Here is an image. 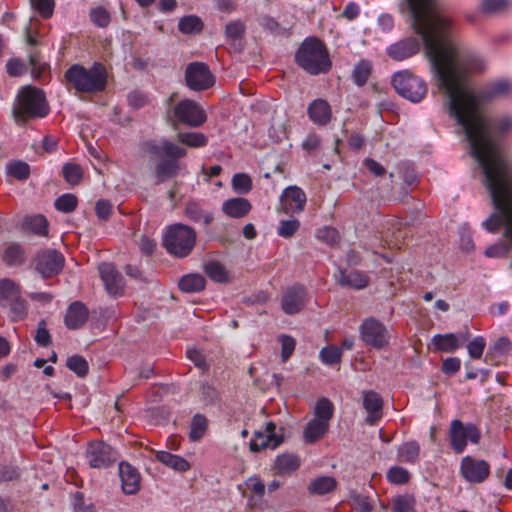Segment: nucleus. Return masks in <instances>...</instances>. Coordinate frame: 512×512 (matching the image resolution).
Wrapping results in <instances>:
<instances>
[{"instance_id": "obj_52", "label": "nucleus", "mask_w": 512, "mask_h": 512, "mask_svg": "<svg viewBox=\"0 0 512 512\" xmlns=\"http://www.w3.org/2000/svg\"><path fill=\"white\" fill-rule=\"evenodd\" d=\"M509 0H483L482 10L485 13H500L509 7Z\"/></svg>"}, {"instance_id": "obj_21", "label": "nucleus", "mask_w": 512, "mask_h": 512, "mask_svg": "<svg viewBox=\"0 0 512 512\" xmlns=\"http://www.w3.org/2000/svg\"><path fill=\"white\" fill-rule=\"evenodd\" d=\"M419 51V43L414 38L404 39L390 46L388 54L397 61L413 56Z\"/></svg>"}, {"instance_id": "obj_63", "label": "nucleus", "mask_w": 512, "mask_h": 512, "mask_svg": "<svg viewBox=\"0 0 512 512\" xmlns=\"http://www.w3.org/2000/svg\"><path fill=\"white\" fill-rule=\"evenodd\" d=\"M187 357L195 364V366L204 371L208 370V364L206 362L205 355L197 349H189L187 351Z\"/></svg>"}, {"instance_id": "obj_46", "label": "nucleus", "mask_w": 512, "mask_h": 512, "mask_svg": "<svg viewBox=\"0 0 512 512\" xmlns=\"http://www.w3.org/2000/svg\"><path fill=\"white\" fill-rule=\"evenodd\" d=\"M8 172L17 180H26L30 175V167L26 162L14 161L8 165Z\"/></svg>"}, {"instance_id": "obj_27", "label": "nucleus", "mask_w": 512, "mask_h": 512, "mask_svg": "<svg viewBox=\"0 0 512 512\" xmlns=\"http://www.w3.org/2000/svg\"><path fill=\"white\" fill-rule=\"evenodd\" d=\"M20 295L21 288L18 284L8 278L0 280V306L7 308Z\"/></svg>"}, {"instance_id": "obj_33", "label": "nucleus", "mask_w": 512, "mask_h": 512, "mask_svg": "<svg viewBox=\"0 0 512 512\" xmlns=\"http://www.w3.org/2000/svg\"><path fill=\"white\" fill-rule=\"evenodd\" d=\"M337 486V482L333 477L322 476L314 479L308 486L311 494L324 495L333 491Z\"/></svg>"}, {"instance_id": "obj_62", "label": "nucleus", "mask_w": 512, "mask_h": 512, "mask_svg": "<svg viewBox=\"0 0 512 512\" xmlns=\"http://www.w3.org/2000/svg\"><path fill=\"white\" fill-rule=\"evenodd\" d=\"M7 308H10L14 320L23 319L27 314L25 301L22 299L21 295L18 299L12 301Z\"/></svg>"}, {"instance_id": "obj_47", "label": "nucleus", "mask_w": 512, "mask_h": 512, "mask_svg": "<svg viewBox=\"0 0 512 512\" xmlns=\"http://www.w3.org/2000/svg\"><path fill=\"white\" fill-rule=\"evenodd\" d=\"M415 499L410 495L398 496L393 500L394 512H415Z\"/></svg>"}, {"instance_id": "obj_32", "label": "nucleus", "mask_w": 512, "mask_h": 512, "mask_svg": "<svg viewBox=\"0 0 512 512\" xmlns=\"http://www.w3.org/2000/svg\"><path fill=\"white\" fill-rule=\"evenodd\" d=\"M432 342L435 348L442 352H453L460 346L458 336L453 333L435 335Z\"/></svg>"}, {"instance_id": "obj_8", "label": "nucleus", "mask_w": 512, "mask_h": 512, "mask_svg": "<svg viewBox=\"0 0 512 512\" xmlns=\"http://www.w3.org/2000/svg\"><path fill=\"white\" fill-rule=\"evenodd\" d=\"M173 120L171 124L176 127V122L196 128L203 125L207 115L203 108L195 101L184 99L178 102L173 108Z\"/></svg>"}, {"instance_id": "obj_41", "label": "nucleus", "mask_w": 512, "mask_h": 512, "mask_svg": "<svg viewBox=\"0 0 512 512\" xmlns=\"http://www.w3.org/2000/svg\"><path fill=\"white\" fill-rule=\"evenodd\" d=\"M65 180L70 185H77L80 183L83 177L82 168L75 163H66L62 169Z\"/></svg>"}, {"instance_id": "obj_58", "label": "nucleus", "mask_w": 512, "mask_h": 512, "mask_svg": "<svg viewBox=\"0 0 512 512\" xmlns=\"http://www.w3.org/2000/svg\"><path fill=\"white\" fill-rule=\"evenodd\" d=\"M226 36L231 40L242 38L245 33V25L241 21H234L226 25Z\"/></svg>"}, {"instance_id": "obj_15", "label": "nucleus", "mask_w": 512, "mask_h": 512, "mask_svg": "<svg viewBox=\"0 0 512 512\" xmlns=\"http://www.w3.org/2000/svg\"><path fill=\"white\" fill-rule=\"evenodd\" d=\"M461 471L468 481L480 483L488 477L490 468L486 461L475 460L467 456L462 460Z\"/></svg>"}, {"instance_id": "obj_39", "label": "nucleus", "mask_w": 512, "mask_h": 512, "mask_svg": "<svg viewBox=\"0 0 512 512\" xmlns=\"http://www.w3.org/2000/svg\"><path fill=\"white\" fill-rule=\"evenodd\" d=\"M372 71V66L369 61L362 60L354 68L352 72V79L357 86H363L369 79Z\"/></svg>"}, {"instance_id": "obj_42", "label": "nucleus", "mask_w": 512, "mask_h": 512, "mask_svg": "<svg viewBox=\"0 0 512 512\" xmlns=\"http://www.w3.org/2000/svg\"><path fill=\"white\" fill-rule=\"evenodd\" d=\"M420 447L415 441L404 443L399 448V459L406 462H415L419 456Z\"/></svg>"}, {"instance_id": "obj_36", "label": "nucleus", "mask_w": 512, "mask_h": 512, "mask_svg": "<svg viewBox=\"0 0 512 512\" xmlns=\"http://www.w3.org/2000/svg\"><path fill=\"white\" fill-rule=\"evenodd\" d=\"M185 215L194 222L203 220L205 226H208L213 221V216L210 213H205L202 208L195 202L187 203L184 211Z\"/></svg>"}, {"instance_id": "obj_43", "label": "nucleus", "mask_w": 512, "mask_h": 512, "mask_svg": "<svg viewBox=\"0 0 512 512\" xmlns=\"http://www.w3.org/2000/svg\"><path fill=\"white\" fill-rule=\"evenodd\" d=\"M67 367L79 377H85L88 374V362L79 355H73L67 359Z\"/></svg>"}, {"instance_id": "obj_54", "label": "nucleus", "mask_w": 512, "mask_h": 512, "mask_svg": "<svg viewBox=\"0 0 512 512\" xmlns=\"http://www.w3.org/2000/svg\"><path fill=\"white\" fill-rule=\"evenodd\" d=\"M6 70L9 76L18 77L26 72V65L20 58H12L6 64Z\"/></svg>"}, {"instance_id": "obj_37", "label": "nucleus", "mask_w": 512, "mask_h": 512, "mask_svg": "<svg viewBox=\"0 0 512 512\" xmlns=\"http://www.w3.org/2000/svg\"><path fill=\"white\" fill-rule=\"evenodd\" d=\"M178 27L184 34H194L202 31L203 22L199 17L189 15L180 19Z\"/></svg>"}, {"instance_id": "obj_12", "label": "nucleus", "mask_w": 512, "mask_h": 512, "mask_svg": "<svg viewBox=\"0 0 512 512\" xmlns=\"http://www.w3.org/2000/svg\"><path fill=\"white\" fill-rule=\"evenodd\" d=\"M362 340L376 349H382L388 345V332L385 326L374 318L366 319L361 327Z\"/></svg>"}, {"instance_id": "obj_55", "label": "nucleus", "mask_w": 512, "mask_h": 512, "mask_svg": "<svg viewBox=\"0 0 512 512\" xmlns=\"http://www.w3.org/2000/svg\"><path fill=\"white\" fill-rule=\"evenodd\" d=\"M387 478L395 484H404L409 480V473L402 467H392L387 473Z\"/></svg>"}, {"instance_id": "obj_6", "label": "nucleus", "mask_w": 512, "mask_h": 512, "mask_svg": "<svg viewBox=\"0 0 512 512\" xmlns=\"http://www.w3.org/2000/svg\"><path fill=\"white\" fill-rule=\"evenodd\" d=\"M196 231L185 224L175 223L167 227L163 236V246L176 257H186L196 243Z\"/></svg>"}, {"instance_id": "obj_61", "label": "nucleus", "mask_w": 512, "mask_h": 512, "mask_svg": "<svg viewBox=\"0 0 512 512\" xmlns=\"http://www.w3.org/2000/svg\"><path fill=\"white\" fill-rule=\"evenodd\" d=\"M485 345L486 343L483 337L479 336L473 339L467 346L470 357L475 359L481 358Z\"/></svg>"}, {"instance_id": "obj_3", "label": "nucleus", "mask_w": 512, "mask_h": 512, "mask_svg": "<svg viewBox=\"0 0 512 512\" xmlns=\"http://www.w3.org/2000/svg\"><path fill=\"white\" fill-rule=\"evenodd\" d=\"M69 89L78 93H94L103 91L107 83V71L101 63H94L89 69L82 65H72L64 74Z\"/></svg>"}, {"instance_id": "obj_13", "label": "nucleus", "mask_w": 512, "mask_h": 512, "mask_svg": "<svg viewBox=\"0 0 512 512\" xmlns=\"http://www.w3.org/2000/svg\"><path fill=\"white\" fill-rule=\"evenodd\" d=\"M87 455L93 468H106L117 460L112 447L101 441L91 442L88 446Z\"/></svg>"}, {"instance_id": "obj_14", "label": "nucleus", "mask_w": 512, "mask_h": 512, "mask_svg": "<svg viewBox=\"0 0 512 512\" xmlns=\"http://www.w3.org/2000/svg\"><path fill=\"white\" fill-rule=\"evenodd\" d=\"M307 201L306 194L298 186L287 187L281 197V210L288 213H300L304 210Z\"/></svg>"}, {"instance_id": "obj_25", "label": "nucleus", "mask_w": 512, "mask_h": 512, "mask_svg": "<svg viewBox=\"0 0 512 512\" xmlns=\"http://www.w3.org/2000/svg\"><path fill=\"white\" fill-rule=\"evenodd\" d=\"M300 466V459L297 455L291 453H284L279 455L274 462V470L277 475L285 476L290 475L296 471Z\"/></svg>"}, {"instance_id": "obj_18", "label": "nucleus", "mask_w": 512, "mask_h": 512, "mask_svg": "<svg viewBox=\"0 0 512 512\" xmlns=\"http://www.w3.org/2000/svg\"><path fill=\"white\" fill-rule=\"evenodd\" d=\"M363 407L367 412L366 423L374 425L382 418L383 415V399L373 390L363 391Z\"/></svg>"}, {"instance_id": "obj_29", "label": "nucleus", "mask_w": 512, "mask_h": 512, "mask_svg": "<svg viewBox=\"0 0 512 512\" xmlns=\"http://www.w3.org/2000/svg\"><path fill=\"white\" fill-rule=\"evenodd\" d=\"M156 458L167 467L178 472H186L190 469V464L186 459L166 451H158Z\"/></svg>"}, {"instance_id": "obj_2", "label": "nucleus", "mask_w": 512, "mask_h": 512, "mask_svg": "<svg viewBox=\"0 0 512 512\" xmlns=\"http://www.w3.org/2000/svg\"><path fill=\"white\" fill-rule=\"evenodd\" d=\"M141 149L150 161L155 162L154 176L157 184L175 177L180 170L179 159L187 155L185 148L165 138L145 141Z\"/></svg>"}, {"instance_id": "obj_38", "label": "nucleus", "mask_w": 512, "mask_h": 512, "mask_svg": "<svg viewBox=\"0 0 512 512\" xmlns=\"http://www.w3.org/2000/svg\"><path fill=\"white\" fill-rule=\"evenodd\" d=\"M333 404L327 398H321L314 407V418L329 423L333 416Z\"/></svg>"}, {"instance_id": "obj_16", "label": "nucleus", "mask_w": 512, "mask_h": 512, "mask_svg": "<svg viewBox=\"0 0 512 512\" xmlns=\"http://www.w3.org/2000/svg\"><path fill=\"white\" fill-rule=\"evenodd\" d=\"M306 292L303 286L288 288L281 299V306L286 314L299 313L305 305Z\"/></svg>"}, {"instance_id": "obj_30", "label": "nucleus", "mask_w": 512, "mask_h": 512, "mask_svg": "<svg viewBox=\"0 0 512 512\" xmlns=\"http://www.w3.org/2000/svg\"><path fill=\"white\" fill-rule=\"evenodd\" d=\"M204 272L215 282L227 283L230 281L229 272L223 264L217 261H208L204 264Z\"/></svg>"}, {"instance_id": "obj_56", "label": "nucleus", "mask_w": 512, "mask_h": 512, "mask_svg": "<svg viewBox=\"0 0 512 512\" xmlns=\"http://www.w3.org/2000/svg\"><path fill=\"white\" fill-rule=\"evenodd\" d=\"M90 16L93 23L99 27H106L110 23V14L102 7L93 9Z\"/></svg>"}, {"instance_id": "obj_53", "label": "nucleus", "mask_w": 512, "mask_h": 512, "mask_svg": "<svg viewBox=\"0 0 512 512\" xmlns=\"http://www.w3.org/2000/svg\"><path fill=\"white\" fill-rule=\"evenodd\" d=\"M279 341L281 343V358L283 362H286L294 352L296 341L288 335H281Z\"/></svg>"}, {"instance_id": "obj_20", "label": "nucleus", "mask_w": 512, "mask_h": 512, "mask_svg": "<svg viewBox=\"0 0 512 512\" xmlns=\"http://www.w3.org/2000/svg\"><path fill=\"white\" fill-rule=\"evenodd\" d=\"M89 311L86 306L79 301L73 302L67 309L65 315V324L68 329H78L88 320Z\"/></svg>"}, {"instance_id": "obj_24", "label": "nucleus", "mask_w": 512, "mask_h": 512, "mask_svg": "<svg viewBox=\"0 0 512 512\" xmlns=\"http://www.w3.org/2000/svg\"><path fill=\"white\" fill-rule=\"evenodd\" d=\"M337 282L341 286H346L353 289H363L369 283V277L361 271H340L337 277Z\"/></svg>"}, {"instance_id": "obj_44", "label": "nucleus", "mask_w": 512, "mask_h": 512, "mask_svg": "<svg viewBox=\"0 0 512 512\" xmlns=\"http://www.w3.org/2000/svg\"><path fill=\"white\" fill-rule=\"evenodd\" d=\"M232 187L237 193L246 194L252 189V180L248 174H235L232 178Z\"/></svg>"}, {"instance_id": "obj_60", "label": "nucleus", "mask_w": 512, "mask_h": 512, "mask_svg": "<svg viewBox=\"0 0 512 512\" xmlns=\"http://www.w3.org/2000/svg\"><path fill=\"white\" fill-rule=\"evenodd\" d=\"M35 341L37 342L38 345L43 347H47L51 344V336L46 328L45 320H41L38 324Z\"/></svg>"}, {"instance_id": "obj_49", "label": "nucleus", "mask_w": 512, "mask_h": 512, "mask_svg": "<svg viewBox=\"0 0 512 512\" xmlns=\"http://www.w3.org/2000/svg\"><path fill=\"white\" fill-rule=\"evenodd\" d=\"M29 64L31 66V74L34 78H39L47 69L48 64L41 62L40 51H34L29 54Z\"/></svg>"}, {"instance_id": "obj_50", "label": "nucleus", "mask_w": 512, "mask_h": 512, "mask_svg": "<svg viewBox=\"0 0 512 512\" xmlns=\"http://www.w3.org/2000/svg\"><path fill=\"white\" fill-rule=\"evenodd\" d=\"M320 357L328 365L337 364L341 361L342 350L336 346H328L321 350Z\"/></svg>"}, {"instance_id": "obj_48", "label": "nucleus", "mask_w": 512, "mask_h": 512, "mask_svg": "<svg viewBox=\"0 0 512 512\" xmlns=\"http://www.w3.org/2000/svg\"><path fill=\"white\" fill-rule=\"evenodd\" d=\"M255 438L251 440L249 448L252 452H259L266 448H271V444L274 443V440L262 431L255 432Z\"/></svg>"}, {"instance_id": "obj_35", "label": "nucleus", "mask_w": 512, "mask_h": 512, "mask_svg": "<svg viewBox=\"0 0 512 512\" xmlns=\"http://www.w3.org/2000/svg\"><path fill=\"white\" fill-rule=\"evenodd\" d=\"M48 221L43 215L26 217L23 227L39 236H48Z\"/></svg>"}, {"instance_id": "obj_34", "label": "nucleus", "mask_w": 512, "mask_h": 512, "mask_svg": "<svg viewBox=\"0 0 512 512\" xmlns=\"http://www.w3.org/2000/svg\"><path fill=\"white\" fill-rule=\"evenodd\" d=\"M176 139L179 143L190 148L204 147L208 142V138L201 132H178Z\"/></svg>"}, {"instance_id": "obj_17", "label": "nucleus", "mask_w": 512, "mask_h": 512, "mask_svg": "<svg viewBox=\"0 0 512 512\" xmlns=\"http://www.w3.org/2000/svg\"><path fill=\"white\" fill-rule=\"evenodd\" d=\"M99 273L109 294L116 296L123 292V278L114 265L110 263L100 264Z\"/></svg>"}, {"instance_id": "obj_59", "label": "nucleus", "mask_w": 512, "mask_h": 512, "mask_svg": "<svg viewBox=\"0 0 512 512\" xmlns=\"http://www.w3.org/2000/svg\"><path fill=\"white\" fill-rule=\"evenodd\" d=\"M317 237L329 245H335L339 242L340 236L338 231L332 227H325L317 232Z\"/></svg>"}, {"instance_id": "obj_26", "label": "nucleus", "mask_w": 512, "mask_h": 512, "mask_svg": "<svg viewBox=\"0 0 512 512\" xmlns=\"http://www.w3.org/2000/svg\"><path fill=\"white\" fill-rule=\"evenodd\" d=\"M308 114L311 120L319 125H324L331 119L330 106L323 99L314 100L308 107Z\"/></svg>"}, {"instance_id": "obj_10", "label": "nucleus", "mask_w": 512, "mask_h": 512, "mask_svg": "<svg viewBox=\"0 0 512 512\" xmlns=\"http://www.w3.org/2000/svg\"><path fill=\"white\" fill-rule=\"evenodd\" d=\"M32 264L43 278H50L62 270L64 257L56 250H44L36 254Z\"/></svg>"}, {"instance_id": "obj_31", "label": "nucleus", "mask_w": 512, "mask_h": 512, "mask_svg": "<svg viewBox=\"0 0 512 512\" xmlns=\"http://www.w3.org/2000/svg\"><path fill=\"white\" fill-rule=\"evenodd\" d=\"M205 278L200 274H188L179 280V288L183 292L195 293L205 288Z\"/></svg>"}, {"instance_id": "obj_19", "label": "nucleus", "mask_w": 512, "mask_h": 512, "mask_svg": "<svg viewBox=\"0 0 512 512\" xmlns=\"http://www.w3.org/2000/svg\"><path fill=\"white\" fill-rule=\"evenodd\" d=\"M119 475L122 482V489L125 494H134L139 490L140 475L129 463H120Z\"/></svg>"}, {"instance_id": "obj_11", "label": "nucleus", "mask_w": 512, "mask_h": 512, "mask_svg": "<svg viewBox=\"0 0 512 512\" xmlns=\"http://www.w3.org/2000/svg\"><path fill=\"white\" fill-rule=\"evenodd\" d=\"M480 431L473 424L464 425L460 420H454L450 427L451 445L455 452L461 453L467 445V441L474 444L480 441Z\"/></svg>"}, {"instance_id": "obj_22", "label": "nucleus", "mask_w": 512, "mask_h": 512, "mask_svg": "<svg viewBox=\"0 0 512 512\" xmlns=\"http://www.w3.org/2000/svg\"><path fill=\"white\" fill-rule=\"evenodd\" d=\"M251 209L250 201L242 197L228 199L222 205V211L231 218H243Z\"/></svg>"}, {"instance_id": "obj_57", "label": "nucleus", "mask_w": 512, "mask_h": 512, "mask_svg": "<svg viewBox=\"0 0 512 512\" xmlns=\"http://www.w3.org/2000/svg\"><path fill=\"white\" fill-rule=\"evenodd\" d=\"M33 7L44 18H49L53 14L54 0H31Z\"/></svg>"}, {"instance_id": "obj_7", "label": "nucleus", "mask_w": 512, "mask_h": 512, "mask_svg": "<svg viewBox=\"0 0 512 512\" xmlns=\"http://www.w3.org/2000/svg\"><path fill=\"white\" fill-rule=\"evenodd\" d=\"M392 85L396 92L411 102H419L426 94V84L408 70L395 73Z\"/></svg>"}, {"instance_id": "obj_28", "label": "nucleus", "mask_w": 512, "mask_h": 512, "mask_svg": "<svg viewBox=\"0 0 512 512\" xmlns=\"http://www.w3.org/2000/svg\"><path fill=\"white\" fill-rule=\"evenodd\" d=\"M329 423L319 419H311L303 431L304 440L307 443H314L321 439L328 431Z\"/></svg>"}, {"instance_id": "obj_51", "label": "nucleus", "mask_w": 512, "mask_h": 512, "mask_svg": "<svg viewBox=\"0 0 512 512\" xmlns=\"http://www.w3.org/2000/svg\"><path fill=\"white\" fill-rule=\"evenodd\" d=\"M299 220L293 218L289 220H282L278 227V235L283 238H291L299 229Z\"/></svg>"}, {"instance_id": "obj_1", "label": "nucleus", "mask_w": 512, "mask_h": 512, "mask_svg": "<svg viewBox=\"0 0 512 512\" xmlns=\"http://www.w3.org/2000/svg\"><path fill=\"white\" fill-rule=\"evenodd\" d=\"M406 1L414 29L421 35L432 67L449 97L450 113L463 127L472 155L484 169L492 191L498 195L499 181L512 183L511 171L491 139L488 119L480 111V106L508 95L512 85L507 80H500L474 93L468 85V78L484 70V61L450 39L451 20L435 0Z\"/></svg>"}, {"instance_id": "obj_64", "label": "nucleus", "mask_w": 512, "mask_h": 512, "mask_svg": "<svg viewBox=\"0 0 512 512\" xmlns=\"http://www.w3.org/2000/svg\"><path fill=\"white\" fill-rule=\"evenodd\" d=\"M352 507L359 512H371L372 506L367 497L355 495L352 498Z\"/></svg>"}, {"instance_id": "obj_23", "label": "nucleus", "mask_w": 512, "mask_h": 512, "mask_svg": "<svg viewBox=\"0 0 512 512\" xmlns=\"http://www.w3.org/2000/svg\"><path fill=\"white\" fill-rule=\"evenodd\" d=\"M2 261L8 267L22 266L26 261V252L23 246L19 243H9L2 254Z\"/></svg>"}, {"instance_id": "obj_5", "label": "nucleus", "mask_w": 512, "mask_h": 512, "mask_svg": "<svg viewBox=\"0 0 512 512\" xmlns=\"http://www.w3.org/2000/svg\"><path fill=\"white\" fill-rule=\"evenodd\" d=\"M48 111L49 107L43 91L26 86L19 92L12 114L16 122L24 123L29 119L46 116Z\"/></svg>"}, {"instance_id": "obj_40", "label": "nucleus", "mask_w": 512, "mask_h": 512, "mask_svg": "<svg viewBox=\"0 0 512 512\" xmlns=\"http://www.w3.org/2000/svg\"><path fill=\"white\" fill-rule=\"evenodd\" d=\"M207 419L201 414H196L191 422L190 439L193 441L199 440L207 430Z\"/></svg>"}, {"instance_id": "obj_45", "label": "nucleus", "mask_w": 512, "mask_h": 512, "mask_svg": "<svg viewBox=\"0 0 512 512\" xmlns=\"http://www.w3.org/2000/svg\"><path fill=\"white\" fill-rule=\"evenodd\" d=\"M78 199L74 194H64L56 199L55 207L57 210L70 213L77 207Z\"/></svg>"}, {"instance_id": "obj_4", "label": "nucleus", "mask_w": 512, "mask_h": 512, "mask_svg": "<svg viewBox=\"0 0 512 512\" xmlns=\"http://www.w3.org/2000/svg\"><path fill=\"white\" fill-rule=\"evenodd\" d=\"M295 61L311 75L326 73L331 68L329 53L324 43L315 37L303 41L295 54Z\"/></svg>"}, {"instance_id": "obj_9", "label": "nucleus", "mask_w": 512, "mask_h": 512, "mask_svg": "<svg viewBox=\"0 0 512 512\" xmlns=\"http://www.w3.org/2000/svg\"><path fill=\"white\" fill-rule=\"evenodd\" d=\"M186 85L194 91H203L212 87L215 78L207 64L203 62H192L185 70Z\"/></svg>"}]
</instances>
